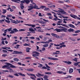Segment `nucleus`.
Masks as SVG:
<instances>
[{
    "label": "nucleus",
    "mask_w": 80,
    "mask_h": 80,
    "mask_svg": "<svg viewBox=\"0 0 80 80\" xmlns=\"http://www.w3.org/2000/svg\"><path fill=\"white\" fill-rule=\"evenodd\" d=\"M7 67L6 65H4L2 67V68H6Z\"/></svg>",
    "instance_id": "47"
},
{
    "label": "nucleus",
    "mask_w": 80,
    "mask_h": 80,
    "mask_svg": "<svg viewBox=\"0 0 80 80\" xmlns=\"http://www.w3.org/2000/svg\"><path fill=\"white\" fill-rule=\"evenodd\" d=\"M76 80H80V78H77L76 79Z\"/></svg>",
    "instance_id": "64"
},
{
    "label": "nucleus",
    "mask_w": 80,
    "mask_h": 80,
    "mask_svg": "<svg viewBox=\"0 0 80 80\" xmlns=\"http://www.w3.org/2000/svg\"><path fill=\"white\" fill-rule=\"evenodd\" d=\"M2 13L3 14L6 13L7 12V10H6V9H2Z\"/></svg>",
    "instance_id": "25"
},
{
    "label": "nucleus",
    "mask_w": 80,
    "mask_h": 80,
    "mask_svg": "<svg viewBox=\"0 0 80 80\" xmlns=\"http://www.w3.org/2000/svg\"><path fill=\"white\" fill-rule=\"evenodd\" d=\"M16 47L17 49L19 48V47H20V45L18 44L16 45Z\"/></svg>",
    "instance_id": "56"
},
{
    "label": "nucleus",
    "mask_w": 80,
    "mask_h": 80,
    "mask_svg": "<svg viewBox=\"0 0 80 80\" xmlns=\"http://www.w3.org/2000/svg\"><path fill=\"white\" fill-rule=\"evenodd\" d=\"M72 60L74 61V62H78L77 58H75L74 59H73Z\"/></svg>",
    "instance_id": "34"
},
{
    "label": "nucleus",
    "mask_w": 80,
    "mask_h": 80,
    "mask_svg": "<svg viewBox=\"0 0 80 80\" xmlns=\"http://www.w3.org/2000/svg\"><path fill=\"white\" fill-rule=\"evenodd\" d=\"M11 1L14 2H16V3H19V2H17V1H18L19 2H20V0H11Z\"/></svg>",
    "instance_id": "24"
},
{
    "label": "nucleus",
    "mask_w": 80,
    "mask_h": 80,
    "mask_svg": "<svg viewBox=\"0 0 80 80\" xmlns=\"http://www.w3.org/2000/svg\"><path fill=\"white\" fill-rule=\"evenodd\" d=\"M72 78V76H68L67 77H66L64 78Z\"/></svg>",
    "instance_id": "35"
},
{
    "label": "nucleus",
    "mask_w": 80,
    "mask_h": 80,
    "mask_svg": "<svg viewBox=\"0 0 80 80\" xmlns=\"http://www.w3.org/2000/svg\"><path fill=\"white\" fill-rule=\"evenodd\" d=\"M24 46H29V45L27 43H25L23 45Z\"/></svg>",
    "instance_id": "62"
},
{
    "label": "nucleus",
    "mask_w": 80,
    "mask_h": 80,
    "mask_svg": "<svg viewBox=\"0 0 80 80\" xmlns=\"http://www.w3.org/2000/svg\"><path fill=\"white\" fill-rule=\"evenodd\" d=\"M66 31H65L64 32H73L74 31V30L72 28H70L69 29H68V28H67Z\"/></svg>",
    "instance_id": "6"
},
{
    "label": "nucleus",
    "mask_w": 80,
    "mask_h": 80,
    "mask_svg": "<svg viewBox=\"0 0 80 80\" xmlns=\"http://www.w3.org/2000/svg\"><path fill=\"white\" fill-rule=\"evenodd\" d=\"M57 25H62V26H63L64 27H65L66 26L62 24H60V23H57Z\"/></svg>",
    "instance_id": "31"
},
{
    "label": "nucleus",
    "mask_w": 80,
    "mask_h": 80,
    "mask_svg": "<svg viewBox=\"0 0 80 80\" xmlns=\"http://www.w3.org/2000/svg\"><path fill=\"white\" fill-rule=\"evenodd\" d=\"M18 74L20 75V76H22V77H25V75L24 74H23L20 72L18 73Z\"/></svg>",
    "instance_id": "22"
},
{
    "label": "nucleus",
    "mask_w": 80,
    "mask_h": 80,
    "mask_svg": "<svg viewBox=\"0 0 80 80\" xmlns=\"http://www.w3.org/2000/svg\"><path fill=\"white\" fill-rule=\"evenodd\" d=\"M26 52H30V50L31 49V48L27 47L26 48Z\"/></svg>",
    "instance_id": "20"
},
{
    "label": "nucleus",
    "mask_w": 80,
    "mask_h": 80,
    "mask_svg": "<svg viewBox=\"0 0 80 80\" xmlns=\"http://www.w3.org/2000/svg\"><path fill=\"white\" fill-rule=\"evenodd\" d=\"M57 73H59V74H62V73H63V72L62 71H58Z\"/></svg>",
    "instance_id": "36"
},
{
    "label": "nucleus",
    "mask_w": 80,
    "mask_h": 80,
    "mask_svg": "<svg viewBox=\"0 0 80 80\" xmlns=\"http://www.w3.org/2000/svg\"><path fill=\"white\" fill-rule=\"evenodd\" d=\"M73 72V69L72 68H70L69 69V73H72Z\"/></svg>",
    "instance_id": "19"
},
{
    "label": "nucleus",
    "mask_w": 80,
    "mask_h": 80,
    "mask_svg": "<svg viewBox=\"0 0 80 80\" xmlns=\"http://www.w3.org/2000/svg\"><path fill=\"white\" fill-rule=\"evenodd\" d=\"M25 30L23 29H21L19 30V32H22V31H25Z\"/></svg>",
    "instance_id": "55"
},
{
    "label": "nucleus",
    "mask_w": 80,
    "mask_h": 80,
    "mask_svg": "<svg viewBox=\"0 0 80 80\" xmlns=\"http://www.w3.org/2000/svg\"><path fill=\"white\" fill-rule=\"evenodd\" d=\"M49 77L48 76L45 75L43 77L44 78H48Z\"/></svg>",
    "instance_id": "38"
},
{
    "label": "nucleus",
    "mask_w": 80,
    "mask_h": 80,
    "mask_svg": "<svg viewBox=\"0 0 80 80\" xmlns=\"http://www.w3.org/2000/svg\"><path fill=\"white\" fill-rule=\"evenodd\" d=\"M37 80H43V78H38Z\"/></svg>",
    "instance_id": "50"
},
{
    "label": "nucleus",
    "mask_w": 80,
    "mask_h": 80,
    "mask_svg": "<svg viewBox=\"0 0 80 80\" xmlns=\"http://www.w3.org/2000/svg\"><path fill=\"white\" fill-rule=\"evenodd\" d=\"M25 25H28V26H31L32 27H33V28H34V27H35V25H33V24H25Z\"/></svg>",
    "instance_id": "15"
},
{
    "label": "nucleus",
    "mask_w": 80,
    "mask_h": 80,
    "mask_svg": "<svg viewBox=\"0 0 80 80\" xmlns=\"http://www.w3.org/2000/svg\"><path fill=\"white\" fill-rule=\"evenodd\" d=\"M54 45L56 47H59V46H60V44H54Z\"/></svg>",
    "instance_id": "49"
},
{
    "label": "nucleus",
    "mask_w": 80,
    "mask_h": 80,
    "mask_svg": "<svg viewBox=\"0 0 80 80\" xmlns=\"http://www.w3.org/2000/svg\"><path fill=\"white\" fill-rule=\"evenodd\" d=\"M64 1L65 2H67V3H70V1L68 0H64Z\"/></svg>",
    "instance_id": "42"
},
{
    "label": "nucleus",
    "mask_w": 80,
    "mask_h": 80,
    "mask_svg": "<svg viewBox=\"0 0 80 80\" xmlns=\"http://www.w3.org/2000/svg\"><path fill=\"white\" fill-rule=\"evenodd\" d=\"M38 75H39L40 76H42V77H43V76H44V75H43V74H41L39 73H38Z\"/></svg>",
    "instance_id": "45"
},
{
    "label": "nucleus",
    "mask_w": 80,
    "mask_h": 80,
    "mask_svg": "<svg viewBox=\"0 0 80 80\" xmlns=\"http://www.w3.org/2000/svg\"><path fill=\"white\" fill-rule=\"evenodd\" d=\"M34 7H35V8H36V9H40V8H38V6L36 5V4H35L34 6Z\"/></svg>",
    "instance_id": "26"
},
{
    "label": "nucleus",
    "mask_w": 80,
    "mask_h": 80,
    "mask_svg": "<svg viewBox=\"0 0 80 80\" xmlns=\"http://www.w3.org/2000/svg\"><path fill=\"white\" fill-rule=\"evenodd\" d=\"M49 43H50V42H52V39H49L48 40Z\"/></svg>",
    "instance_id": "57"
},
{
    "label": "nucleus",
    "mask_w": 80,
    "mask_h": 80,
    "mask_svg": "<svg viewBox=\"0 0 80 80\" xmlns=\"http://www.w3.org/2000/svg\"><path fill=\"white\" fill-rule=\"evenodd\" d=\"M13 60L15 62H18V61H19V59L17 58H14L13 59Z\"/></svg>",
    "instance_id": "27"
},
{
    "label": "nucleus",
    "mask_w": 80,
    "mask_h": 80,
    "mask_svg": "<svg viewBox=\"0 0 80 80\" xmlns=\"http://www.w3.org/2000/svg\"><path fill=\"white\" fill-rule=\"evenodd\" d=\"M29 30L30 31V32H31L32 33H35V31L32 28H30L29 29Z\"/></svg>",
    "instance_id": "12"
},
{
    "label": "nucleus",
    "mask_w": 80,
    "mask_h": 80,
    "mask_svg": "<svg viewBox=\"0 0 80 80\" xmlns=\"http://www.w3.org/2000/svg\"><path fill=\"white\" fill-rule=\"evenodd\" d=\"M8 77H10V78H13L14 76L12 75H9L8 76Z\"/></svg>",
    "instance_id": "46"
},
{
    "label": "nucleus",
    "mask_w": 80,
    "mask_h": 80,
    "mask_svg": "<svg viewBox=\"0 0 80 80\" xmlns=\"http://www.w3.org/2000/svg\"><path fill=\"white\" fill-rule=\"evenodd\" d=\"M48 44H45L43 45V47H48Z\"/></svg>",
    "instance_id": "32"
},
{
    "label": "nucleus",
    "mask_w": 80,
    "mask_h": 80,
    "mask_svg": "<svg viewBox=\"0 0 80 80\" xmlns=\"http://www.w3.org/2000/svg\"><path fill=\"white\" fill-rule=\"evenodd\" d=\"M45 65H46V67L45 66H44V67H42V70H44V69H47V68H51L50 67H49V66H48V65H47V64H45Z\"/></svg>",
    "instance_id": "5"
},
{
    "label": "nucleus",
    "mask_w": 80,
    "mask_h": 80,
    "mask_svg": "<svg viewBox=\"0 0 80 80\" xmlns=\"http://www.w3.org/2000/svg\"><path fill=\"white\" fill-rule=\"evenodd\" d=\"M40 8H46V7L43 6H41V7H40Z\"/></svg>",
    "instance_id": "39"
},
{
    "label": "nucleus",
    "mask_w": 80,
    "mask_h": 80,
    "mask_svg": "<svg viewBox=\"0 0 80 80\" xmlns=\"http://www.w3.org/2000/svg\"><path fill=\"white\" fill-rule=\"evenodd\" d=\"M48 59L51 60H58V59L55 58L48 57Z\"/></svg>",
    "instance_id": "11"
},
{
    "label": "nucleus",
    "mask_w": 80,
    "mask_h": 80,
    "mask_svg": "<svg viewBox=\"0 0 80 80\" xmlns=\"http://www.w3.org/2000/svg\"><path fill=\"white\" fill-rule=\"evenodd\" d=\"M32 53H35V54H36V56H37L38 57H39V55L40 54V53L38 52L33 51L32 52Z\"/></svg>",
    "instance_id": "13"
},
{
    "label": "nucleus",
    "mask_w": 80,
    "mask_h": 80,
    "mask_svg": "<svg viewBox=\"0 0 80 80\" xmlns=\"http://www.w3.org/2000/svg\"><path fill=\"white\" fill-rule=\"evenodd\" d=\"M48 10H49V8H46L44 9V11H46V10L47 11Z\"/></svg>",
    "instance_id": "58"
},
{
    "label": "nucleus",
    "mask_w": 80,
    "mask_h": 80,
    "mask_svg": "<svg viewBox=\"0 0 80 80\" xmlns=\"http://www.w3.org/2000/svg\"><path fill=\"white\" fill-rule=\"evenodd\" d=\"M43 67V65L42 64H40L39 66H38V67L39 68H42Z\"/></svg>",
    "instance_id": "37"
},
{
    "label": "nucleus",
    "mask_w": 80,
    "mask_h": 80,
    "mask_svg": "<svg viewBox=\"0 0 80 80\" xmlns=\"http://www.w3.org/2000/svg\"><path fill=\"white\" fill-rule=\"evenodd\" d=\"M5 22H7V23H10V21L9 20H5Z\"/></svg>",
    "instance_id": "44"
},
{
    "label": "nucleus",
    "mask_w": 80,
    "mask_h": 80,
    "mask_svg": "<svg viewBox=\"0 0 80 80\" xmlns=\"http://www.w3.org/2000/svg\"><path fill=\"white\" fill-rule=\"evenodd\" d=\"M59 28H62L61 30L63 29V30H62L63 32H66V30H67L66 28L61 26H59Z\"/></svg>",
    "instance_id": "7"
},
{
    "label": "nucleus",
    "mask_w": 80,
    "mask_h": 80,
    "mask_svg": "<svg viewBox=\"0 0 80 80\" xmlns=\"http://www.w3.org/2000/svg\"><path fill=\"white\" fill-rule=\"evenodd\" d=\"M60 12L62 13L63 14H66V13H67V12H66L63 11H60Z\"/></svg>",
    "instance_id": "30"
},
{
    "label": "nucleus",
    "mask_w": 80,
    "mask_h": 80,
    "mask_svg": "<svg viewBox=\"0 0 80 80\" xmlns=\"http://www.w3.org/2000/svg\"><path fill=\"white\" fill-rule=\"evenodd\" d=\"M47 40V38L45 37L44 38V41H46V40Z\"/></svg>",
    "instance_id": "61"
},
{
    "label": "nucleus",
    "mask_w": 80,
    "mask_h": 80,
    "mask_svg": "<svg viewBox=\"0 0 80 80\" xmlns=\"http://www.w3.org/2000/svg\"><path fill=\"white\" fill-rule=\"evenodd\" d=\"M6 65L7 66H10V68H17V67H16L15 66L12 65V64H11L10 63H9L8 62H6Z\"/></svg>",
    "instance_id": "2"
},
{
    "label": "nucleus",
    "mask_w": 80,
    "mask_h": 80,
    "mask_svg": "<svg viewBox=\"0 0 80 80\" xmlns=\"http://www.w3.org/2000/svg\"><path fill=\"white\" fill-rule=\"evenodd\" d=\"M7 55V54H3L2 55V57H6V56Z\"/></svg>",
    "instance_id": "43"
},
{
    "label": "nucleus",
    "mask_w": 80,
    "mask_h": 80,
    "mask_svg": "<svg viewBox=\"0 0 80 80\" xmlns=\"http://www.w3.org/2000/svg\"><path fill=\"white\" fill-rule=\"evenodd\" d=\"M39 17H43V16L42 15V13H39L38 14Z\"/></svg>",
    "instance_id": "51"
},
{
    "label": "nucleus",
    "mask_w": 80,
    "mask_h": 80,
    "mask_svg": "<svg viewBox=\"0 0 80 80\" xmlns=\"http://www.w3.org/2000/svg\"><path fill=\"white\" fill-rule=\"evenodd\" d=\"M25 70H27L28 72H33L34 70V69L32 68H28L27 69H24Z\"/></svg>",
    "instance_id": "14"
},
{
    "label": "nucleus",
    "mask_w": 80,
    "mask_h": 80,
    "mask_svg": "<svg viewBox=\"0 0 80 80\" xmlns=\"http://www.w3.org/2000/svg\"><path fill=\"white\" fill-rule=\"evenodd\" d=\"M38 32H42H42H43V31H42L41 30V29H38Z\"/></svg>",
    "instance_id": "60"
},
{
    "label": "nucleus",
    "mask_w": 80,
    "mask_h": 80,
    "mask_svg": "<svg viewBox=\"0 0 80 80\" xmlns=\"http://www.w3.org/2000/svg\"><path fill=\"white\" fill-rule=\"evenodd\" d=\"M29 38H30V39H35V37H30Z\"/></svg>",
    "instance_id": "54"
},
{
    "label": "nucleus",
    "mask_w": 80,
    "mask_h": 80,
    "mask_svg": "<svg viewBox=\"0 0 80 80\" xmlns=\"http://www.w3.org/2000/svg\"><path fill=\"white\" fill-rule=\"evenodd\" d=\"M64 44H65V42H62V43H60V45H63Z\"/></svg>",
    "instance_id": "53"
},
{
    "label": "nucleus",
    "mask_w": 80,
    "mask_h": 80,
    "mask_svg": "<svg viewBox=\"0 0 80 80\" xmlns=\"http://www.w3.org/2000/svg\"><path fill=\"white\" fill-rule=\"evenodd\" d=\"M7 17H12V16L11 14L8 15H7Z\"/></svg>",
    "instance_id": "52"
},
{
    "label": "nucleus",
    "mask_w": 80,
    "mask_h": 80,
    "mask_svg": "<svg viewBox=\"0 0 80 80\" xmlns=\"http://www.w3.org/2000/svg\"><path fill=\"white\" fill-rule=\"evenodd\" d=\"M9 20H11V21H11V22L12 23H15V24H17V22H16V21L13 20V19H9Z\"/></svg>",
    "instance_id": "21"
},
{
    "label": "nucleus",
    "mask_w": 80,
    "mask_h": 80,
    "mask_svg": "<svg viewBox=\"0 0 80 80\" xmlns=\"http://www.w3.org/2000/svg\"><path fill=\"white\" fill-rule=\"evenodd\" d=\"M42 51H45L46 50V49H45V48H42Z\"/></svg>",
    "instance_id": "48"
},
{
    "label": "nucleus",
    "mask_w": 80,
    "mask_h": 80,
    "mask_svg": "<svg viewBox=\"0 0 80 80\" xmlns=\"http://www.w3.org/2000/svg\"><path fill=\"white\" fill-rule=\"evenodd\" d=\"M20 5V8L21 9V10L23 9V8H24V6H23V4H22V3H21Z\"/></svg>",
    "instance_id": "16"
},
{
    "label": "nucleus",
    "mask_w": 80,
    "mask_h": 80,
    "mask_svg": "<svg viewBox=\"0 0 80 80\" xmlns=\"http://www.w3.org/2000/svg\"><path fill=\"white\" fill-rule=\"evenodd\" d=\"M7 29L8 31V32L11 31V32H12V28H9V29Z\"/></svg>",
    "instance_id": "29"
},
{
    "label": "nucleus",
    "mask_w": 80,
    "mask_h": 80,
    "mask_svg": "<svg viewBox=\"0 0 80 80\" xmlns=\"http://www.w3.org/2000/svg\"><path fill=\"white\" fill-rule=\"evenodd\" d=\"M63 23H67V22H66V19H63Z\"/></svg>",
    "instance_id": "41"
},
{
    "label": "nucleus",
    "mask_w": 80,
    "mask_h": 80,
    "mask_svg": "<svg viewBox=\"0 0 80 80\" xmlns=\"http://www.w3.org/2000/svg\"><path fill=\"white\" fill-rule=\"evenodd\" d=\"M23 53L21 52H19L17 51H14L12 54H22Z\"/></svg>",
    "instance_id": "8"
},
{
    "label": "nucleus",
    "mask_w": 80,
    "mask_h": 80,
    "mask_svg": "<svg viewBox=\"0 0 80 80\" xmlns=\"http://www.w3.org/2000/svg\"><path fill=\"white\" fill-rule=\"evenodd\" d=\"M43 21H44L45 22H48V23H49V22H50L48 20H46L45 19H43Z\"/></svg>",
    "instance_id": "33"
},
{
    "label": "nucleus",
    "mask_w": 80,
    "mask_h": 80,
    "mask_svg": "<svg viewBox=\"0 0 80 80\" xmlns=\"http://www.w3.org/2000/svg\"><path fill=\"white\" fill-rule=\"evenodd\" d=\"M28 8H30L28 9V11H30L32 10L33 9H34V8H35V7L33 6V5L32 4H30V6L28 7Z\"/></svg>",
    "instance_id": "1"
},
{
    "label": "nucleus",
    "mask_w": 80,
    "mask_h": 80,
    "mask_svg": "<svg viewBox=\"0 0 80 80\" xmlns=\"http://www.w3.org/2000/svg\"><path fill=\"white\" fill-rule=\"evenodd\" d=\"M24 2H25V3H26V4H29L30 3V0H23Z\"/></svg>",
    "instance_id": "17"
},
{
    "label": "nucleus",
    "mask_w": 80,
    "mask_h": 80,
    "mask_svg": "<svg viewBox=\"0 0 80 80\" xmlns=\"http://www.w3.org/2000/svg\"><path fill=\"white\" fill-rule=\"evenodd\" d=\"M47 15H50V16H51L52 14H51V13H47Z\"/></svg>",
    "instance_id": "63"
},
{
    "label": "nucleus",
    "mask_w": 80,
    "mask_h": 80,
    "mask_svg": "<svg viewBox=\"0 0 80 80\" xmlns=\"http://www.w3.org/2000/svg\"><path fill=\"white\" fill-rule=\"evenodd\" d=\"M47 74H48L49 75H52V72H45V74L47 75Z\"/></svg>",
    "instance_id": "28"
},
{
    "label": "nucleus",
    "mask_w": 80,
    "mask_h": 80,
    "mask_svg": "<svg viewBox=\"0 0 80 80\" xmlns=\"http://www.w3.org/2000/svg\"><path fill=\"white\" fill-rule=\"evenodd\" d=\"M68 27H71V28H75V26L71 24H69L68 25Z\"/></svg>",
    "instance_id": "18"
},
{
    "label": "nucleus",
    "mask_w": 80,
    "mask_h": 80,
    "mask_svg": "<svg viewBox=\"0 0 80 80\" xmlns=\"http://www.w3.org/2000/svg\"><path fill=\"white\" fill-rule=\"evenodd\" d=\"M62 30H63V29H60L57 28L55 29L54 30V31H57V32H63Z\"/></svg>",
    "instance_id": "10"
},
{
    "label": "nucleus",
    "mask_w": 80,
    "mask_h": 80,
    "mask_svg": "<svg viewBox=\"0 0 80 80\" xmlns=\"http://www.w3.org/2000/svg\"><path fill=\"white\" fill-rule=\"evenodd\" d=\"M12 30V31H11V32H10L11 34H13V33H15V32H18V30L17 28H14Z\"/></svg>",
    "instance_id": "4"
},
{
    "label": "nucleus",
    "mask_w": 80,
    "mask_h": 80,
    "mask_svg": "<svg viewBox=\"0 0 80 80\" xmlns=\"http://www.w3.org/2000/svg\"><path fill=\"white\" fill-rule=\"evenodd\" d=\"M53 36V37H55L56 35V34H54V33H52L51 34Z\"/></svg>",
    "instance_id": "59"
},
{
    "label": "nucleus",
    "mask_w": 80,
    "mask_h": 80,
    "mask_svg": "<svg viewBox=\"0 0 80 80\" xmlns=\"http://www.w3.org/2000/svg\"><path fill=\"white\" fill-rule=\"evenodd\" d=\"M6 68L8 70H12V68H10V67L9 66H7Z\"/></svg>",
    "instance_id": "40"
},
{
    "label": "nucleus",
    "mask_w": 80,
    "mask_h": 80,
    "mask_svg": "<svg viewBox=\"0 0 80 80\" xmlns=\"http://www.w3.org/2000/svg\"><path fill=\"white\" fill-rule=\"evenodd\" d=\"M80 63V62H74V66H77V65H78V64Z\"/></svg>",
    "instance_id": "23"
},
{
    "label": "nucleus",
    "mask_w": 80,
    "mask_h": 80,
    "mask_svg": "<svg viewBox=\"0 0 80 80\" xmlns=\"http://www.w3.org/2000/svg\"><path fill=\"white\" fill-rule=\"evenodd\" d=\"M60 52V51H56V52H53L52 53L53 56L55 55H59L60 54H61V52Z\"/></svg>",
    "instance_id": "9"
},
{
    "label": "nucleus",
    "mask_w": 80,
    "mask_h": 80,
    "mask_svg": "<svg viewBox=\"0 0 80 80\" xmlns=\"http://www.w3.org/2000/svg\"><path fill=\"white\" fill-rule=\"evenodd\" d=\"M70 17H72V18H75V19H77V18H78V20H80V18L77 17V16L71 14L70 15Z\"/></svg>",
    "instance_id": "3"
}]
</instances>
